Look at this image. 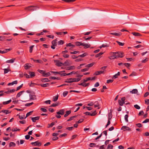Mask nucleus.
<instances>
[{
	"mask_svg": "<svg viewBox=\"0 0 149 149\" xmlns=\"http://www.w3.org/2000/svg\"><path fill=\"white\" fill-rule=\"evenodd\" d=\"M57 38H56L54 40H53L52 42V45L51 46V48L53 49H54L55 48V46H56L57 45Z\"/></svg>",
	"mask_w": 149,
	"mask_h": 149,
	"instance_id": "2",
	"label": "nucleus"
},
{
	"mask_svg": "<svg viewBox=\"0 0 149 149\" xmlns=\"http://www.w3.org/2000/svg\"><path fill=\"white\" fill-rule=\"evenodd\" d=\"M29 74L30 75V78L33 77L36 75L35 73L34 72H29Z\"/></svg>",
	"mask_w": 149,
	"mask_h": 149,
	"instance_id": "14",
	"label": "nucleus"
},
{
	"mask_svg": "<svg viewBox=\"0 0 149 149\" xmlns=\"http://www.w3.org/2000/svg\"><path fill=\"white\" fill-rule=\"evenodd\" d=\"M24 68L26 70H27L30 67H31L30 66H29V64L28 63H26L25 64V65L24 66Z\"/></svg>",
	"mask_w": 149,
	"mask_h": 149,
	"instance_id": "32",
	"label": "nucleus"
},
{
	"mask_svg": "<svg viewBox=\"0 0 149 149\" xmlns=\"http://www.w3.org/2000/svg\"><path fill=\"white\" fill-rule=\"evenodd\" d=\"M66 46L67 47H75V45L72 44L71 43H69L68 44H67L66 45Z\"/></svg>",
	"mask_w": 149,
	"mask_h": 149,
	"instance_id": "27",
	"label": "nucleus"
},
{
	"mask_svg": "<svg viewBox=\"0 0 149 149\" xmlns=\"http://www.w3.org/2000/svg\"><path fill=\"white\" fill-rule=\"evenodd\" d=\"M120 73L119 72H118V73L116 74L113 76V77H114L115 79L117 78L118 76L120 75Z\"/></svg>",
	"mask_w": 149,
	"mask_h": 149,
	"instance_id": "33",
	"label": "nucleus"
},
{
	"mask_svg": "<svg viewBox=\"0 0 149 149\" xmlns=\"http://www.w3.org/2000/svg\"><path fill=\"white\" fill-rule=\"evenodd\" d=\"M128 115L126 114V115H125V121L127 122H128Z\"/></svg>",
	"mask_w": 149,
	"mask_h": 149,
	"instance_id": "51",
	"label": "nucleus"
},
{
	"mask_svg": "<svg viewBox=\"0 0 149 149\" xmlns=\"http://www.w3.org/2000/svg\"><path fill=\"white\" fill-rule=\"evenodd\" d=\"M84 114L86 115H91V116H93V113H91L90 112H86L84 113Z\"/></svg>",
	"mask_w": 149,
	"mask_h": 149,
	"instance_id": "34",
	"label": "nucleus"
},
{
	"mask_svg": "<svg viewBox=\"0 0 149 149\" xmlns=\"http://www.w3.org/2000/svg\"><path fill=\"white\" fill-rule=\"evenodd\" d=\"M29 96L30 100H35L36 99V97L34 95L29 94Z\"/></svg>",
	"mask_w": 149,
	"mask_h": 149,
	"instance_id": "9",
	"label": "nucleus"
},
{
	"mask_svg": "<svg viewBox=\"0 0 149 149\" xmlns=\"http://www.w3.org/2000/svg\"><path fill=\"white\" fill-rule=\"evenodd\" d=\"M112 118V113H110L109 114V118H108V120H111Z\"/></svg>",
	"mask_w": 149,
	"mask_h": 149,
	"instance_id": "58",
	"label": "nucleus"
},
{
	"mask_svg": "<svg viewBox=\"0 0 149 149\" xmlns=\"http://www.w3.org/2000/svg\"><path fill=\"white\" fill-rule=\"evenodd\" d=\"M110 34L116 36H120L121 35V33L120 32H119L118 33H116V32H112L110 33Z\"/></svg>",
	"mask_w": 149,
	"mask_h": 149,
	"instance_id": "10",
	"label": "nucleus"
},
{
	"mask_svg": "<svg viewBox=\"0 0 149 149\" xmlns=\"http://www.w3.org/2000/svg\"><path fill=\"white\" fill-rule=\"evenodd\" d=\"M113 147V146L111 144H109L107 148V149H112Z\"/></svg>",
	"mask_w": 149,
	"mask_h": 149,
	"instance_id": "40",
	"label": "nucleus"
},
{
	"mask_svg": "<svg viewBox=\"0 0 149 149\" xmlns=\"http://www.w3.org/2000/svg\"><path fill=\"white\" fill-rule=\"evenodd\" d=\"M24 92V91H20L17 94L16 97H19Z\"/></svg>",
	"mask_w": 149,
	"mask_h": 149,
	"instance_id": "31",
	"label": "nucleus"
},
{
	"mask_svg": "<svg viewBox=\"0 0 149 149\" xmlns=\"http://www.w3.org/2000/svg\"><path fill=\"white\" fill-rule=\"evenodd\" d=\"M11 50V49H5L3 51L0 50V53L4 54L7 53L8 52L10 51Z\"/></svg>",
	"mask_w": 149,
	"mask_h": 149,
	"instance_id": "8",
	"label": "nucleus"
},
{
	"mask_svg": "<svg viewBox=\"0 0 149 149\" xmlns=\"http://www.w3.org/2000/svg\"><path fill=\"white\" fill-rule=\"evenodd\" d=\"M58 95H57L55 97H54L53 98V101L54 102L56 101L58 99Z\"/></svg>",
	"mask_w": 149,
	"mask_h": 149,
	"instance_id": "30",
	"label": "nucleus"
},
{
	"mask_svg": "<svg viewBox=\"0 0 149 149\" xmlns=\"http://www.w3.org/2000/svg\"><path fill=\"white\" fill-rule=\"evenodd\" d=\"M93 65V63H91L89 64L86 66V67L89 68L92 67Z\"/></svg>",
	"mask_w": 149,
	"mask_h": 149,
	"instance_id": "56",
	"label": "nucleus"
},
{
	"mask_svg": "<svg viewBox=\"0 0 149 149\" xmlns=\"http://www.w3.org/2000/svg\"><path fill=\"white\" fill-rule=\"evenodd\" d=\"M4 70V74L7 73L8 72L10 71V70L8 69H3Z\"/></svg>",
	"mask_w": 149,
	"mask_h": 149,
	"instance_id": "47",
	"label": "nucleus"
},
{
	"mask_svg": "<svg viewBox=\"0 0 149 149\" xmlns=\"http://www.w3.org/2000/svg\"><path fill=\"white\" fill-rule=\"evenodd\" d=\"M138 92V90L136 89H134L130 91V93L132 94L136 93Z\"/></svg>",
	"mask_w": 149,
	"mask_h": 149,
	"instance_id": "19",
	"label": "nucleus"
},
{
	"mask_svg": "<svg viewBox=\"0 0 149 149\" xmlns=\"http://www.w3.org/2000/svg\"><path fill=\"white\" fill-rule=\"evenodd\" d=\"M39 8L35 6H30L28 7H26L24 9L28 11H33L36 10Z\"/></svg>",
	"mask_w": 149,
	"mask_h": 149,
	"instance_id": "1",
	"label": "nucleus"
},
{
	"mask_svg": "<svg viewBox=\"0 0 149 149\" xmlns=\"http://www.w3.org/2000/svg\"><path fill=\"white\" fill-rule=\"evenodd\" d=\"M34 45H32L29 47V52L31 53L32 52L33 50V48L34 47Z\"/></svg>",
	"mask_w": 149,
	"mask_h": 149,
	"instance_id": "45",
	"label": "nucleus"
},
{
	"mask_svg": "<svg viewBox=\"0 0 149 149\" xmlns=\"http://www.w3.org/2000/svg\"><path fill=\"white\" fill-rule=\"evenodd\" d=\"M66 129L68 130L71 131L73 129V127H67L66 128Z\"/></svg>",
	"mask_w": 149,
	"mask_h": 149,
	"instance_id": "62",
	"label": "nucleus"
},
{
	"mask_svg": "<svg viewBox=\"0 0 149 149\" xmlns=\"http://www.w3.org/2000/svg\"><path fill=\"white\" fill-rule=\"evenodd\" d=\"M76 116H72V117H70V118L68 119L67 120V121H71V120H73L74 118H76Z\"/></svg>",
	"mask_w": 149,
	"mask_h": 149,
	"instance_id": "49",
	"label": "nucleus"
},
{
	"mask_svg": "<svg viewBox=\"0 0 149 149\" xmlns=\"http://www.w3.org/2000/svg\"><path fill=\"white\" fill-rule=\"evenodd\" d=\"M2 112L5 113L6 114L10 113V112H9L8 110H3L1 111Z\"/></svg>",
	"mask_w": 149,
	"mask_h": 149,
	"instance_id": "26",
	"label": "nucleus"
},
{
	"mask_svg": "<svg viewBox=\"0 0 149 149\" xmlns=\"http://www.w3.org/2000/svg\"><path fill=\"white\" fill-rule=\"evenodd\" d=\"M109 58L110 59H114L117 58L118 56L117 55H114L110 56Z\"/></svg>",
	"mask_w": 149,
	"mask_h": 149,
	"instance_id": "24",
	"label": "nucleus"
},
{
	"mask_svg": "<svg viewBox=\"0 0 149 149\" xmlns=\"http://www.w3.org/2000/svg\"><path fill=\"white\" fill-rule=\"evenodd\" d=\"M6 37L3 36H0V41L4 40L6 39Z\"/></svg>",
	"mask_w": 149,
	"mask_h": 149,
	"instance_id": "46",
	"label": "nucleus"
},
{
	"mask_svg": "<svg viewBox=\"0 0 149 149\" xmlns=\"http://www.w3.org/2000/svg\"><path fill=\"white\" fill-rule=\"evenodd\" d=\"M103 54V53L100 52L99 53H98L95 56V57L97 58L99 57L100 56L102 55Z\"/></svg>",
	"mask_w": 149,
	"mask_h": 149,
	"instance_id": "48",
	"label": "nucleus"
},
{
	"mask_svg": "<svg viewBox=\"0 0 149 149\" xmlns=\"http://www.w3.org/2000/svg\"><path fill=\"white\" fill-rule=\"evenodd\" d=\"M12 130L13 132H15V131H20V129H18L17 128H13L12 129Z\"/></svg>",
	"mask_w": 149,
	"mask_h": 149,
	"instance_id": "41",
	"label": "nucleus"
},
{
	"mask_svg": "<svg viewBox=\"0 0 149 149\" xmlns=\"http://www.w3.org/2000/svg\"><path fill=\"white\" fill-rule=\"evenodd\" d=\"M58 103H57L56 104L53 103L52 104V105H51L50 107H55L58 106Z\"/></svg>",
	"mask_w": 149,
	"mask_h": 149,
	"instance_id": "59",
	"label": "nucleus"
},
{
	"mask_svg": "<svg viewBox=\"0 0 149 149\" xmlns=\"http://www.w3.org/2000/svg\"><path fill=\"white\" fill-rule=\"evenodd\" d=\"M75 69V67L74 66H70L67 68V70H70L74 69Z\"/></svg>",
	"mask_w": 149,
	"mask_h": 149,
	"instance_id": "44",
	"label": "nucleus"
},
{
	"mask_svg": "<svg viewBox=\"0 0 149 149\" xmlns=\"http://www.w3.org/2000/svg\"><path fill=\"white\" fill-rule=\"evenodd\" d=\"M121 129L123 130L124 131L126 130L128 131H131V129L129 127L126 126H123L121 128Z\"/></svg>",
	"mask_w": 149,
	"mask_h": 149,
	"instance_id": "7",
	"label": "nucleus"
},
{
	"mask_svg": "<svg viewBox=\"0 0 149 149\" xmlns=\"http://www.w3.org/2000/svg\"><path fill=\"white\" fill-rule=\"evenodd\" d=\"M41 81L42 82H47L49 81V80L47 78H42L41 79Z\"/></svg>",
	"mask_w": 149,
	"mask_h": 149,
	"instance_id": "18",
	"label": "nucleus"
},
{
	"mask_svg": "<svg viewBox=\"0 0 149 149\" xmlns=\"http://www.w3.org/2000/svg\"><path fill=\"white\" fill-rule=\"evenodd\" d=\"M33 61L37 63H43V61L40 60H34Z\"/></svg>",
	"mask_w": 149,
	"mask_h": 149,
	"instance_id": "25",
	"label": "nucleus"
},
{
	"mask_svg": "<svg viewBox=\"0 0 149 149\" xmlns=\"http://www.w3.org/2000/svg\"><path fill=\"white\" fill-rule=\"evenodd\" d=\"M73 78H70L67 79V80H66L65 81V82L71 83L73 82Z\"/></svg>",
	"mask_w": 149,
	"mask_h": 149,
	"instance_id": "16",
	"label": "nucleus"
},
{
	"mask_svg": "<svg viewBox=\"0 0 149 149\" xmlns=\"http://www.w3.org/2000/svg\"><path fill=\"white\" fill-rule=\"evenodd\" d=\"M134 107L136 109H140V107L137 104H135L134 105Z\"/></svg>",
	"mask_w": 149,
	"mask_h": 149,
	"instance_id": "60",
	"label": "nucleus"
},
{
	"mask_svg": "<svg viewBox=\"0 0 149 149\" xmlns=\"http://www.w3.org/2000/svg\"><path fill=\"white\" fill-rule=\"evenodd\" d=\"M69 65V63L68 61H66L63 63V65L68 66Z\"/></svg>",
	"mask_w": 149,
	"mask_h": 149,
	"instance_id": "50",
	"label": "nucleus"
},
{
	"mask_svg": "<svg viewBox=\"0 0 149 149\" xmlns=\"http://www.w3.org/2000/svg\"><path fill=\"white\" fill-rule=\"evenodd\" d=\"M65 110L62 109L60 110L59 111L56 112V113L58 115H63L64 113Z\"/></svg>",
	"mask_w": 149,
	"mask_h": 149,
	"instance_id": "6",
	"label": "nucleus"
},
{
	"mask_svg": "<svg viewBox=\"0 0 149 149\" xmlns=\"http://www.w3.org/2000/svg\"><path fill=\"white\" fill-rule=\"evenodd\" d=\"M16 146V144L14 142H10V143L9 144V147H11V146Z\"/></svg>",
	"mask_w": 149,
	"mask_h": 149,
	"instance_id": "28",
	"label": "nucleus"
},
{
	"mask_svg": "<svg viewBox=\"0 0 149 149\" xmlns=\"http://www.w3.org/2000/svg\"><path fill=\"white\" fill-rule=\"evenodd\" d=\"M65 72V71H60V72H54V71H51V72L52 73L55 74H60V73H62V72Z\"/></svg>",
	"mask_w": 149,
	"mask_h": 149,
	"instance_id": "23",
	"label": "nucleus"
},
{
	"mask_svg": "<svg viewBox=\"0 0 149 149\" xmlns=\"http://www.w3.org/2000/svg\"><path fill=\"white\" fill-rule=\"evenodd\" d=\"M54 62L56 63V65L58 67H60L63 65V63L59 61L58 60H54Z\"/></svg>",
	"mask_w": 149,
	"mask_h": 149,
	"instance_id": "4",
	"label": "nucleus"
},
{
	"mask_svg": "<svg viewBox=\"0 0 149 149\" xmlns=\"http://www.w3.org/2000/svg\"><path fill=\"white\" fill-rule=\"evenodd\" d=\"M40 118V116H36L35 117H31V119L33 122H36V120H38Z\"/></svg>",
	"mask_w": 149,
	"mask_h": 149,
	"instance_id": "11",
	"label": "nucleus"
},
{
	"mask_svg": "<svg viewBox=\"0 0 149 149\" xmlns=\"http://www.w3.org/2000/svg\"><path fill=\"white\" fill-rule=\"evenodd\" d=\"M109 47V45L107 44H103L101 46H100V48H101L102 47Z\"/></svg>",
	"mask_w": 149,
	"mask_h": 149,
	"instance_id": "37",
	"label": "nucleus"
},
{
	"mask_svg": "<svg viewBox=\"0 0 149 149\" xmlns=\"http://www.w3.org/2000/svg\"><path fill=\"white\" fill-rule=\"evenodd\" d=\"M87 55V54L86 53H85L81 55H79L78 56V57H84L85 56H86Z\"/></svg>",
	"mask_w": 149,
	"mask_h": 149,
	"instance_id": "39",
	"label": "nucleus"
},
{
	"mask_svg": "<svg viewBox=\"0 0 149 149\" xmlns=\"http://www.w3.org/2000/svg\"><path fill=\"white\" fill-rule=\"evenodd\" d=\"M71 113V111L70 110L67 111L65 112V114L64 115L65 117H66L68 116Z\"/></svg>",
	"mask_w": 149,
	"mask_h": 149,
	"instance_id": "20",
	"label": "nucleus"
},
{
	"mask_svg": "<svg viewBox=\"0 0 149 149\" xmlns=\"http://www.w3.org/2000/svg\"><path fill=\"white\" fill-rule=\"evenodd\" d=\"M51 74L49 72H48L47 73H45V74L44 75V76L46 77H48Z\"/></svg>",
	"mask_w": 149,
	"mask_h": 149,
	"instance_id": "52",
	"label": "nucleus"
},
{
	"mask_svg": "<svg viewBox=\"0 0 149 149\" xmlns=\"http://www.w3.org/2000/svg\"><path fill=\"white\" fill-rule=\"evenodd\" d=\"M89 84V83L86 84L85 83H84V82L83 83L79 84V85H81L84 87H86L87 86H88Z\"/></svg>",
	"mask_w": 149,
	"mask_h": 149,
	"instance_id": "22",
	"label": "nucleus"
},
{
	"mask_svg": "<svg viewBox=\"0 0 149 149\" xmlns=\"http://www.w3.org/2000/svg\"><path fill=\"white\" fill-rule=\"evenodd\" d=\"M15 60V58H13L7 61L6 62V63H13Z\"/></svg>",
	"mask_w": 149,
	"mask_h": 149,
	"instance_id": "13",
	"label": "nucleus"
},
{
	"mask_svg": "<svg viewBox=\"0 0 149 149\" xmlns=\"http://www.w3.org/2000/svg\"><path fill=\"white\" fill-rule=\"evenodd\" d=\"M11 102V100H9L7 101L3 102V104L4 105L7 104H8L10 102Z\"/></svg>",
	"mask_w": 149,
	"mask_h": 149,
	"instance_id": "36",
	"label": "nucleus"
},
{
	"mask_svg": "<svg viewBox=\"0 0 149 149\" xmlns=\"http://www.w3.org/2000/svg\"><path fill=\"white\" fill-rule=\"evenodd\" d=\"M133 35L136 36H142L141 35L138 33H136L135 32H132L131 33Z\"/></svg>",
	"mask_w": 149,
	"mask_h": 149,
	"instance_id": "15",
	"label": "nucleus"
},
{
	"mask_svg": "<svg viewBox=\"0 0 149 149\" xmlns=\"http://www.w3.org/2000/svg\"><path fill=\"white\" fill-rule=\"evenodd\" d=\"M123 54V53L122 52H118V53L117 54V56H118V57H120L121 58H122L124 56Z\"/></svg>",
	"mask_w": 149,
	"mask_h": 149,
	"instance_id": "12",
	"label": "nucleus"
},
{
	"mask_svg": "<svg viewBox=\"0 0 149 149\" xmlns=\"http://www.w3.org/2000/svg\"><path fill=\"white\" fill-rule=\"evenodd\" d=\"M33 104V102H32L30 103L26 104H25V106H26L29 107V106H30L32 105V104Z\"/></svg>",
	"mask_w": 149,
	"mask_h": 149,
	"instance_id": "63",
	"label": "nucleus"
},
{
	"mask_svg": "<svg viewBox=\"0 0 149 149\" xmlns=\"http://www.w3.org/2000/svg\"><path fill=\"white\" fill-rule=\"evenodd\" d=\"M123 65L127 68H128L130 66V64L128 63H124L123 64Z\"/></svg>",
	"mask_w": 149,
	"mask_h": 149,
	"instance_id": "55",
	"label": "nucleus"
},
{
	"mask_svg": "<svg viewBox=\"0 0 149 149\" xmlns=\"http://www.w3.org/2000/svg\"><path fill=\"white\" fill-rule=\"evenodd\" d=\"M118 102L120 106H122L124 104L122 103V101L120 100H118Z\"/></svg>",
	"mask_w": 149,
	"mask_h": 149,
	"instance_id": "61",
	"label": "nucleus"
},
{
	"mask_svg": "<svg viewBox=\"0 0 149 149\" xmlns=\"http://www.w3.org/2000/svg\"><path fill=\"white\" fill-rule=\"evenodd\" d=\"M68 93V91H64L63 92V97L66 96Z\"/></svg>",
	"mask_w": 149,
	"mask_h": 149,
	"instance_id": "64",
	"label": "nucleus"
},
{
	"mask_svg": "<svg viewBox=\"0 0 149 149\" xmlns=\"http://www.w3.org/2000/svg\"><path fill=\"white\" fill-rule=\"evenodd\" d=\"M55 123L54 122H52L50 124H48V128L52 127L54 125H55Z\"/></svg>",
	"mask_w": 149,
	"mask_h": 149,
	"instance_id": "43",
	"label": "nucleus"
},
{
	"mask_svg": "<svg viewBox=\"0 0 149 149\" xmlns=\"http://www.w3.org/2000/svg\"><path fill=\"white\" fill-rule=\"evenodd\" d=\"M66 2L68 3H70L74 2L75 0H63Z\"/></svg>",
	"mask_w": 149,
	"mask_h": 149,
	"instance_id": "54",
	"label": "nucleus"
},
{
	"mask_svg": "<svg viewBox=\"0 0 149 149\" xmlns=\"http://www.w3.org/2000/svg\"><path fill=\"white\" fill-rule=\"evenodd\" d=\"M81 80V79L79 78H73V82H78L79 81Z\"/></svg>",
	"mask_w": 149,
	"mask_h": 149,
	"instance_id": "42",
	"label": "nucleus"
},
{
	"mask_svg": "<svg viewBox=\"0 0 149 149\" xmlns=\"http://www.w3.org/2000/svg\"><path fill=\"white\" fill-rule=\"evenodd\" d=\"M76 45L77 46H80V45H82L83 44V43L81 42H77L75 43Z\"/></svg>",
	"mask_w": 149,
	"mask_h": 149,
	"instance_id": "29",
	"label": "nucleus"
},
{
	"mask_svg": "<svg viewBox=\"0 0 149 149\" xmlns=\"http://www.w3.org/2000/svg\"><path fill=\"white\" fill-rule=\"evenodd\" d=\"M38 71L40 73L42 74L43 76H44V75L45 73V71L42 70H38Z\"/></svg>",
	"mask_w": 149,
	"mask_h": 149,
	"instance_id": "38",
	"label": "nucleus"
},
{
	"mask_svg": "<svg viewBox=\"0 0 149 149\" xmlns=\"http://www.w3.org/2000/svg\"><path fill=\"white\" fill-rule=\"evenodd\" d=\"M116 42L120 46H123L124 45V43L118 41H116Z\"/></svg>",
	"mask_w": 149,
	"mask_h": 149,
	"instance_id": "53",
	"label": "nucleus"
},
{
	"mask_svg": "<svg viewBox=\"0 0 149 149\" xmlns=\"http://www.w3.org/2000/svg\"><path fill=\"white\" fill-rule=\"evenodd\" d=\"M64 43V41L63 40H60L58 42V45H63Z\"/></svg>",
	"mask_w": 149,
	"mask_h": 149,
	"instance_id": "35",
	"label": "nucleus"
},
{
	"mask_svg": "<svg viewBox=\"0 0 149 149\" xmlns=\"http://www.w3.org/2000/svg\"><path fill=\"white\" fill-rule=\"evenodd\" d=\"M33 111H31L27 113L26 114V117L24 118H26V117L31 115V113L33 112Z\"/></svg>",
	"mask_w": 149,
	"mask_h": 149,
	"instance_id": "57",
	"label": "nucleus"
},
{
	"mask_svg": "<svg viewBox=\"0 0 149 149\" xmlns=\"http://www.w3.org/2000/svg\"><path fill=\"white\" fill-rule=\"evenodd\" d=\"M83 44L82 46H84L85 48H87L90 46V45H88L87 44H86L85 43L83 42Z\"/></svg>",
	"mask_w": 149,
	"mask_h": 149,
	"instance_id": "21",
	"label": "nucleus"
},
{
	"mask_svg": "<svg viewBox=\"0 0 149 149\" xmlns=\"http://www.w3.org/2000/svg\"><path fill=\"white\" fill-rule=\"evenodd\" d=\"M31 144L34 146H40L42 145L41 143L38 141L32 142L31 143Z\"/></svg>",
	"mask_w": 149,
	"mask_h": 149,
	"instance_id": "3",
	"label": "nucleus"
},
{
	"mask_svg": "<svg viewBox=\"0 0 149 149\" xmlns=\"http://www.w3.org/2000/svg\"><path fill=\"white\" fill-rule=\"evenodd\" d=\"M100 106L98 102H95L94 103V107L95 108H96V110L99 109H100Z\"/></svg>",
	"mask_w": 149,
	"mask_h": 149,
	"instance_id": "5",
	"label": "nucleus"
},
{
	"mask_svg": "<svg viewBox=\"0 0 149 149\" xmlns=\"http://www.w3.org/2000/svg\"><path fill=\"white\" fill-rule=\"evenodd\" d=\"M38 85H40V86L42 87H47L48 86H49V83H47L45 84H38Z\"/></svg>",
	"mask_w": 149,
	"mask_h": 149,
	"instance_id": "17",
	"label": "nucleus"
}]
</instances>
